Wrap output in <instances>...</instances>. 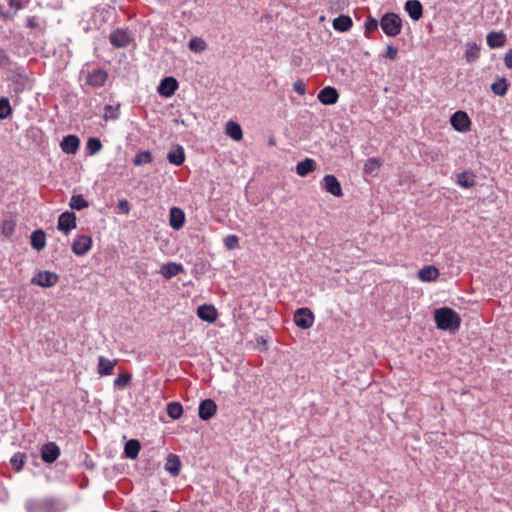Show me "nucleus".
Listing matches in <instances>:
<instances>
[{"instance_id":"09e8293b","label":"nucleus","mask_w":512,"mask_h":512,"mask_svg":"<svg viewBox=\"0 0 512 512\" xmlns=\"http://www.w3.org/2000/svg\"><path fill=\"white\" fill-rule=\"evenodd\" d=\"M293 90L299 95H304L306 93V85L303 81L298 80L293 84Z\"/></svg>"},{"instance_id":"49530a36","label":"nucleus","mask_w":512,"mask_h":512,"mask_svg":"<svg viewBox=\"0 0 512 512\" xmlns=\"http://www.w3.org/2000/svg\"><path fill=\"white\" fill-rule=\"evenodd\" d=\"M117 209L119 212L127 215L131 211V205L126 199H121L118 201Z\"/></svg>"},{"instance_id":"1a4fd4ad","label":"nucleus","mask_w":512,"mask_h":512,"mask_svg":"<svg viewBox=\"0 0 512 512\" xmlns=\"http://www.w3.org/2000/svg\"><path fill=\"white\" fill-rule=\"evenodd\" d=\"M178 87L179 84L176 78H174L173 76H167L160 81L157 87V92L160 96L169 98L174 95Z\"/></svg>"},{"instance_id":"de8ad7c7","label":"nucleus","mask_w":512,"mask_h":512,"mask_svg":"<svg viewBox=\"0 0 512 512\" xmlns=\"http://www.w3.org/2000/svg\"><path fill=\"white\" fill-rule=\"evenodd\" d=\"M397 55H398V49L396 47H394L393 45H388L383 57L390 59V60H396Z\"/></svg>"},{"instance_id":"aec40b11","label":"nucleus","mask_w":512,"mask_h":512,"mask_svg":"<svg viewBox=\"0 0 512 512\" xmlns=\"http://www.w3.org/2000/svg\"><path fill=\"white\" fill-rule=\"evenodd\" d=\"M116 360H109L105 358L104 356L98 357V366H97V372L101 376H108L112 375L114 372V367L116 365Z\"/></svg>"},{"instance_id":"f3484780","label":"nucleus","mask_w":512,"mask_h":512,"mask_svg":"<svg viewBox=\"0 0 512 512\" xmlns=\"http://www.w3.org/2000/svg\"><path fill=\"white\" fill-rule=\"evenodd\" d=\"M404 9L409 17L414 21L420 20L423 16V6L419 0L406 1Z\"/></svg>"},{"instance_id":"9b49d317","label":"nucleus","mask_w":512,"mask_h":512,"mask_svg":"<svg viewBox=\"0 0 512 512\" xmlns=\"http://www.w3.org/2000/svg\"><path fill=\"white\" fill-rule=\"evenodd\" d=\"M57 228L68 235L71 230L76 228L75 213L69 211L63 212L58 218Z\"/></svg>"},{"instance_id":"f03ea898","label":"nucleus","mask_w":512,"mask_h":512,"mask_svg":"<svg viewBox=\"0 0 512 512\" xmlns=\"http://www.w3.org/2000/svg\"><path fill=\"white\" fill-rule=\"evenodd\" d=\"M436 327L443 331L455 332L461 325L460 315L450 307H441L434 311Z\"/></svg>"},{"instance_id":"6e6552de","label":"nucleus","mask_w":512,"mask_h":512,"mask_svg":"<svg viewBox=\"0 0 512 512\" xmlns=\"http://www.w3.org/2000/svg\"><path fill=\"white\" fill-rule=\"evenodd\" d=\"M60 454V447L55 442H47L41 446V459L47 464L54 463L59 458Z\"/></svg>"},{"instance_id":"a18cd8bd","label":"nucleus","mask_w":512,"mask_h":512,"mask_svg":"<svg viewBox=\"0 0 512 512\" xmlns=\"http://www.w3.org/2000/svg\"><path fill=\"white\" fill-rule=\"evenodd\" d=\"M380 22H378L375 18L373 17H368L365 21V30H366V34H369L373 31H376L378 29V26H379Z\"/></svg>"},{"instance_id":"dca6fc26","label":"nucleus","mask_w":512,"mask_h":512,"mask_svg":"<svg viewBox=\"0 0 512 512\" xmlns=\"http://www.w3.org/2000/svg\"><path fill=\"white\" fill-rule=\"evenodd\" d=\"M185 213L179 207H171L169 211V225L174 230H179L184 226Z\"/></svg>"},{"instance_id":"f257e3e1","label":"nucleus","mask_w":512,"mask_h":512,"mask_svg":"<svg viewBox=\"0 0 512 512\" xmlns=\"http://www.w3.org/2000/svg\"><path fill=\"white\" fill-rule=\"evenodd\" d=\"M68 508L67 499L61 496H46L39 499H28L25 502L27 512H65Z\"/></svg>"},{"instance_id":"e433bc0d","label":"nucleus","mask_w":512,"mask_h":512,"mask_svg":"<svg viewBox=\"0 0 512 512\" xmlns=\"http://www.w3.org/2000/svg\"><path fill=\"white\" fill-rule=\"evenodd\" d=\"M480 56V48L475 43H469L467 45V50L465 53V58L467 62L472 63L476 61Z\"/></svg>"},{"instance_id":"5701e85b","label":"nucleus","mask_w":512,"mask_h":512,"mask_svg":"<svg viewBox=\"0 0 512 512\" xmlns=\"http://www.w3.org/2000/svg\"><path fill=\"white\" fill-rule=\"evenodd\" d=\"M167 160L172 165H175V166L182 165L185 161L184 148L180 145H177L174 149H172L168 152Z\"/></svg>"},{"instance_id":"79ce46f5","label":"nucleus","mask_w":512,"mask_h":512,"mask_svg":"<svg viewBox=\"0 0 512 512\" xmlns=\"http://www.w3.org/2000/svg\"><path fill=\"white\" fill-rule=\"evenodd\" d=\"M380 165L381 163L378 158H369L364 165V172L366 174H373L376 170L379 169Z\"/></svg>"},{"instance_id":"c9c22d12","label":"nucleus","mask_w":512,"mask_h":512,"mask_svg":"<svg viewBox=\"0 0 512 512\" xmlns=\"http://www.w3.org/2000/svg\"><path fill=\"white\" fill-rule=\"evenodd\" d=\"M69 206L74 210H83L84 208H87L89 206V203L87 200L84 199L83 195L77 194L73 195L70 199Z\"/></svg>"},{"instance_id":"b1692460","label":"nucleus","mask_w":512,"mask_h":512,"mask_svg":"<svg viewBox=\"0 0 512 512\" xmlns=\"http://www.w3.org/2000/svg\"><path fill=\"white\" fill-rule=\"evenodd\" d=\"M210 208L215 212H222L224 210V203L222 201V189L213 188L210 195Z\"/></svg>"},{"instance_id":"ddd939ff","label":"nucleus","mask_w":512,"mask_h":512,"mask_svg":"<svg viewBox=\"0 0 512 512\" xmlns=\"http://www.w3.org/2000/svg\"><path fill=\"white\" fill-rule=\"evenodd\" d=\"M217 411V405L212 399L202 400L198 408V416L201 420L211 419Z\"/></svg>"},{"instance_id":"2eb2a0df","label":"nucleus","mask_w":512,"mask_h":512,"mask_svg":"<svg viewBox=\"0 0 512 512\" xmlns=\"http://www.w3.org/2000/svg\"><path fill=\"white\" fill-rule=\"evenodd\" d=\"M317 98L323 105H333L338 101L339 93L336 88L327 86L320 90Z\"/></svg>"},{"instance_id":"2f4dec72","label":"nucleus","mask_w":512,"mask_h":512,"mask_svg":"<svg viewBox=\"0 0 512 512\" xmlns=\"http://www.w3.org/2000/svg\"><path fill=\"white\" fill-rule=\"evenodd\" d=\"M418 276L422 281L431 282L438 278L439 271L435 266H425L420 269Z\"/></svg>"},{"instance_id":"7ed1b4c3","label":"nucleus","mask_w":512,"mask_h":512,"mask_svg":"<svg viewBox=\"0 0 512 512\" xmlns=\"http://www.w3.org/2000/svg\"><path fill=\"white\" fill-rule=\"evenodd\" d=\"M380 26L383 32L389 37H396L401 33L402 20L396 13H385L380 20Z\"/></svg>"},{"instance_id":"4be33fe9","label":"nucleus","mask_w":512,"mask_h":512,"mask_svg":"<svg viewBox=\"0 0 512 512\" xmlns=\"http://www.w3.org/2000/svg\"><path fill=\"white\" fill-rule=\"evenodd\" d=\"M30 243L33 249L41 251L46 246V234L42 229H37L30 236Z\"/></svg>"},{"instance_id":"4468645a","label":"nucleus","mask_w":512,"mask_h":512,"mask_svg":"<svg viewBox=\"0 0 512 512\" xmlns=\"http://www.w3.org/2000/svg\"><path fill=\"white\" fill-rule=\"evenodd\" d=\"M80 146V139L78 136L69 134L63 137L60 142L62 151L66 154L74 155L78 151Z\"/></svg>"},{"instance_id":"0eeeda50","label":"nucleus","mask_w":512,"mask_h":512,"mask_svg":"<svg viewBox=\"0 0 512 512\" xmlns=\"http://www.w3.org/2000/svg\"><path fill=\"white\" fill-rule=\"evenodd\" d=\"M452 127L458 132H467L471 127V120L468 114L464 111H456L450 118Z\"/></svg>"},{"instance_id":"603ef678","label":"nucleus","mask_w":512,"mask_h":512,"mask_svg":"<svg viewBox=\"0 0 512 512\" xmlns=\"http://www.w3.org/2000/svg\"><path fill=\"white\" fill-rule=\"evenodd\" d=\"M504 64L508 69H512V48L506 52L504 57Z\"/></svg>"},{"instance_id":"a878e982","label":"nucleus","mask_w":512,"mask_h":512,"mask_svg":"<svg viewBox=\"0 0 512 512\" xmlns=\"http://www.w3.org/2000/svg\"><path fill=\"white\" fill-rule=\"evenodd\" d=\"M181 461L175 454H169L166 458L165 470L172 476H177L180 473Z\"/></svg>"},{"instance_id":"c85d7f7f","label":"nucleus","mask_w":512,"mask_h":512,"mask_svg":"<svg viewBox=\"0 0 512 512\" xmlns=\"http://www.w3.org/2000/svg\"><path fill=\"white\" fill-rule=\"evenodd\" d=\"M226 136H229L235 141H240L243 138L241 126L237 122L229 120L226 122Z\"/></svg>"},{"instance_id":"423d86ee","label":"nucleus","mask_w":512,"mask_h":512,"mask_svg":"<svg viewBox=\"0 0 512 512\" xmlns=\"http://www.w3.org/2000/svg\"><path fill=\"white\" fill-rule=\"evenodd\" d=\"M314 314L309 308H299L294 313V323L297 327L308 329L314 323Z\"/></svg>"},{"instance_id":"6e6d98bb","label":"nucleus","mask_w":512,"mask_h":512,"mask_svg":"<svg viewBox=\"0 0 512 512\" xmlns=\"http://www.w3.org/2000/svg\"><path fill=\"white\" fill-rule=\"evenodd\" d=\"M151 512H160V511H157V510H153V511H151Z\"/></svg>"},{"instance_id":"20e7f679","label":"nucleus","mask_w":512,"mask_h":512,"mask_svg":"<svg viewBox=\"0 0 512 512\" xmlns=\"http://www.w3.org/2000/svg\"><path fill=\"white\" fill-rule=\"evenodd\" d=\"M109 41L116 48H126L133 41V37L128 29L118 28L110 33Z\"/></svg>"},{"instance_id":"ea45409f","label":"nucleus","mask_w":512,"mask_h":512,"mask_svg":"<svg viewBox=\"0 0 512 512\" xmlns=\"http://www.w3.org/2000/svg\"><path fill=\"white\" fill-rule=\"evenodd\" d=\"M25 459H26V454L18 452V453H15L11 457L10 462H11L12 466L14 467V469L19 472L22 470V468L24 466Z\"/></svg>"},{"instance_id":"72a5a7b5","label":"nucleus","mask_w":512,"mask_h":512,"mask_svg":"<svg viewBox=\"0 0 512 512\" xmlns=\"http://www.w3.org/2000/svg\"><path fill=\"white\" fill-rule=\"evenodd\" d=\"M102 149V143L98 137H90L86 142L87 154L92 156L100 152Z\"/></svg>"},{"instance_id":"5fc2aeb1","label":"nucleus","mask_w":512,"mask_h":512,"mask_svg":"<svg viewBox=\"0 0 512 512\" xmlns=\"http://www.w3.org/2000/svg\"><path fill=\"white\" fill-rule=\"evenodd\" d=\"M26 26L29 28H35L37 26V24L34 22L33 19H28Z\"/></svg>"},{"instance_id":"9d476101","label":"nucleus","mask_w":512,"mask_h":512,"mask_svg":"<svg viewBox=\"0 0 512 512\" xmlns=\"http://www.w3.org/2000/svg\"><path fill=\"white\" fill-rule=\"evenodd\" d=\"M322 188L335 197L343 195L341 184L334 175H325L321 181Z\"/></svg>"},{"instance_id":"c03bdc74","label":"nucleus","mask_w":512,"mask_h":512,"mask_svg":"<svg viewBox=\"0 0 512 512\" xmlns=\"http://www.w3.org/2000/svg\"><path fill=\"white\" fill-rule=\"evenodd\" d=\"M131 378L132 376L130 373H122L114 379V386L118 388H125L131 381Z\"/></svg>"},{"instance_id":"c756f323","label":"nucleus","mask_w":512,"mask_h":512,"mask_svg":"<svg viewBox=\"0 0 512 512\" xmlns=\"http://www.w3.org/2000/svg\"><path fill=\"white\" fill-rule=\"evenodd\" d=\"M353 25L352 19L347 15H339L333 20V28L336 31L340 32H346L348 31Z\"/></svg>"},{"instance_id":"f8f14e48","label":"nucleus","mask_w":512,"mask_h":512,"mask_svg":"<svg viewBox=\"0 0 512 512\" xmlns=\"http://www.w3.org/2000/svg\"><path fill=\"white\" fill-rule=\"evenodd\" d=\"M92 247V238L88 235L78 236L72 243V251L77 256L85 255Z\"/></svg>"},{"instance_id":"8fccbe9b","label":"nucleus","mask_w":512,"mask_h":512,"mask_svg":"<svg viewBox=\"0 0 512 512\" xmlns=\"http://www.w3.org/2000/svg\"><path fill=\"white\" fill-rule=\"evenodd\" d=\"M238 244V237L236 235L226 236V248L234 249Z\"/></svg>"},{"instance_id":"58836bf2","label":"nucleus","mask_w":512,"mask_h":512,"mask_svg":"<svg viewBox=\"0 0 512 512\" xmlns=\"http://www.w3.org/2000/svg\"><path fill=\"white\" fill-rule=\"evenodd\" d=\"M153 160L152 154L150 151L145 150L137 153L133 159V164L136 166H141L143 164L151 163Z\"/></svg>"},{"instance_id":"473e14b6","label":"nucleus","mask_w":512,"mask_h":512,"mask_svg":"<svg viewBox=\"0 0 512 512\" xmlns=\"http://www.w3.org/2000/svg\"><path fill=\"white\" fill-rule=\"evenodd\" d=\"M167 414L173 420H177L182 416L183 407L180 402H169L166 408Z\"/></svg>"},{"instance_id":"a19ab883","label":"nucleus","mask_w":512,"mask_h":512,"mask_svg":"<svg viewBox=\"0 0 512 512\" xmlns=\"http://www.w3.org/2000/svg\"><path fill=\"white\" fill-rule=\"evenodd\" d=\"M188 47L193 52H201V51L205 50L206 43L201 38L193 37L190 39V41L188 43Z\"/></svg>"},{"instance_id":"37998d69","label":"nucleus","mask_w":512,"mask_h":512,"mask_svg":"<svg viewBox=\"0 0 512 512\" xmlns=\"http://www.w3.org/2000/svg\"><path fill=\"white\" fill-rule=\"evenodd\" d=\"M119 118V105L114 107L112 105H105L104 107V119L105 120H116Z\"/></svg>"},{"instance_id":"864d4df0","label":"nucleus","mask_w":512,"mask_h":512,"mask_svg":"<svg viewBox=\"0 0 512 512\" xmlns=\"http://www.w3.org/2000/svg\"><path fill=\"white\" fill-rule=\"evenodd\" d=\"M10 7L19 8L21 6V0H8Z\"/></svg>"},{"instance_id":"f704fd0d","label":"nucleus","mask_w":512,"mask_h":512,"mask_svg":"<svg viewBox=\"0 0 512 512\" xmlns=\"http://www.w3.org/2000/svg\"><path fill=\"white\" fill-rule=\"evenodd\" d=\"M12 107L7 97L0 98V121L9 118L12 115Z\"/></svg>"},{"instance_id":"412c9836","label":"nucleus","mask_w":512,"mask_h":512,"mask_svg":"<svg viewBox=\"0 0 512 512\" xmlns=\"http://www.w3.org/2000/svg\"><path fill=\"white\" fill-rule=\"evenodd\" d=\"M184 268L183 265L180 263L175 262H169L164 265H162L160 269V274L165 279H171L174 276L178 275L179 273L183 272Z\"/></svg>"},{"instance_id":"6ab92c4d","label":"nucleus","mask_w":512,"mask_h":512,"mask_svg":"<svg viewBox=\"0 0 512 512\" xmlns=\"http://www.w3.org/2000/svg\"><path fill=\"white\" fill-rule=\"evenodd\" d=\"M197 316L203 321L212 323L217 318V311L214 306L203 304L197 308Z\"/></svg>"},{"instance_id":"4c0bfd02","label":"nucleus","mask_w":512,"mask_h":512,"mask_svg":"<svg viewBox=\"0 0 512 512\" xmlns=\"http://www.w3.org/2000/svg\"><path fill=\"white\" fill-rule=\"evenodd\" d=\"M491 90L498 96H504L508 90V84L505 78H499L491 85Z\"/></svg>"},{"instance_id":"393cba45","label":"nucleus","mask_w":512,"mask_h":512,"mask_svg":"<svg viewBox=\"0 0 512 512\" xmlns=\"http://www.w3.org/2000/svg\"><path fill=\"white\" fill-rule=\"evenodd\" d=\"M316 169V162L311 158H305L296 165V173L305 177Z\"/></svg>"},{"instance_id":"7c9ffc66","label":"nucleus","mask_w":512,"mask_h":512,"mask_svg":"<svg viewBox=\"0 0 512 512\" xmlns=\"http://www.w3.org/2000/svg\"><path fill=\"white\" fill-rule=\"evenodd\" d=\"M457 184L462 188L469 189L475 186V175L471 171H463L457 175Z\"/></svg>"},{"instance_id":"bb28decb","label":"nucleus","mask_w":512,"mask_h":512,"mask_svg":"<svg viewBox=\"0 0 512 512\" xmlns=\"http://www.w3.org/2000/svg\"><path fill=\"white\" fill-rule=\"evenodd\" d=\"M486 41L490 48H500L506 42V35L503 32H491L487 35Z\"/></svg>"},{"instance_id":"cd10ccee","label":"nucleus","mask_w":512,"mask_h":512,"mask_svg":"<svg viewBox=\"0 0 512 512\" xmlns=\"http://www.w3.org/2000/svg\"><path fill=\"white\" fill-rule=\"evenodd\" d=\"M140 449V442L137 439H130L125 443L124 454L127 458L134 460L138 457Z\"/></svg>"},{"instance_id":"3c124183","label":"nucleus","mask_w":512,"mask_h":512,"mask_svg":"<svg viewBox=\"0 0 512 512\" xmlns=\"http://www.w3.org/2000/svg\"><path fill=\"white\" fill-rule=\"evenodd\" d=\"M10 63V58L7 53L0 48V67H6Z\"/></svg>"},{"instance_id":"a211bd4d","label":"nucleus","mask_w":512,"mask_h":512,"mask_svg":"<svg viewBox=\"0 0 512 512\" xmlns=\"http://www.w3.org/2000/svg\"><path fill=\"white\" fill-rule=\"evenodd\" d=\"M108 78L105 70L96 69L90 72L87 76V84L94 88L102 87Z\"/></svg>"},{"instance_id":"39448f33","label":"nucleus","mask_w":512,"mask_h":512,"mask_svg":"<svg viewBox=\"0 0 512 512\" xmlns=\"http://www.w3.org/2000/svg\"><path fill=\"white\" fill-rule=\"evenodd\" d=\"M59 276L50 271H39L31 278V284L43 288H50L57 284Z\"/></svg>"}]
</instances>
